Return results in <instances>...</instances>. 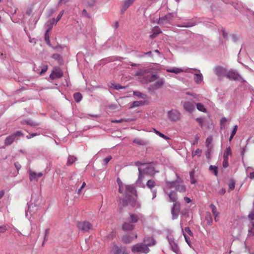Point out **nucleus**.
Segmentation results:
<instances>
[{
	"instance_id": "f257e3e1",
	"label": "nucleus",
	"mask_w": 254,
	"mask_h": 254,
	"mask_svg": "<svg viewBox=\"0 0 254 254\" xmlns=\"http://www.w3.org/2000/svg\"><path fill=\"white\" fill-rule=\"evenodd\" d=\"M166 188L171 189L172 188H175L176 191L181 193L183 195L186 193L187 188L186 185L183 184V181L179 177L174 181H167L166 182Z\"/></svg>"
},
{
	"instance_id": "f03ea898",
	"label": "nucleus",
	"mask_w": 254,
	"mask_h": 254,
	"mask_svg": "<svg viewBox=\"0 0 254 254\" xmlns=\"http://www.w3.org/2000/svg\"><path fill=\"white\" fill-rule=\"evenodd\" d=\"M132 253H141L147 254L149 252V249L145 245L142 243L141 244H137L133 246L131 248Z\"/></svg>"
},
{
	"instance_id": "7ed1b4c3",
	"label": "nucleus",
	"mask_w": 254,
	"mask_h": 254,
	"mask_svg": "<svg viewBox=\"0 0 254 254\" xmlns=\"http://www.w3.org/2000/svg\"><path fill=\"white\" fill-rule=\"evenodd\" d=\"M121 203L123 206L130 205L132 207H134L136 204V201L132 196L130 195L128 196L126 195L125 197L120 202V204Z\"/></svg>"
},
{
	"instance_id": "20e7f679",
	"label": "nucleus",
	"mask_w": 254,
	"mask_h": 254,
	"mask_svg": "<svg viewBox=\"0 0 254 254\" xmlns=\"http://www.w3.org/2000/svg\"><path fill=\"white\" fill-rule=\"evenodd\" d=\"M23 135V134L21 131H16L15 132L10 135H9L5 138L4 140L5 145L7 146L11 145L14 142L16 137L22 136Z\"/></svg>"
},
{
	"instance_id": "39448f33",
	"label": "nucleus",
	"mask_w": 254,
	"mask_h": 254,
	"mask_svg": "<svg viewBox=\"0 0 254 254\" xmlns=\"http://www.w3.org/2000/svg\"><path fill=\"white\" fill-rule=\"evenodd\" d=\"M167 116L170 120L176 122L180 119V113L176 110H172L168 112Z\"/></svg>"
},
{
	"instance_id": "423d86ee",
	"label": "nucleus",
	"mask_w": 254,
	"mask_h": 254,
	"mask_svg": "<svg viewBox=\"0 0 254 254\" xmlns=\"http://www.w3.org/2000/svg\"><path fill=\"white\" fill-rule=\"evenodd\" d=\"M226 76L230 80H239L242 78L240 75L235 70H230L227 71Z\"/></svg>"
},
{
	"instance_id": "0eeeda50",
	"label": "nucleus",
	"mask_w": 254,
	"mask_h": 254,
	"mask_svg": "<svg viewBox=\"0 0 254 254\" xmlns=\"http://www.w3.org/2000/svg\"><path fill=\"white\" fill-rule=\"evenodd\" d=\"M215 73L217 75L219 79H221L223 77L226 76L227 70L226 68L218 66L214 69Z\"/></svg>"
},
{
	"instance_id": "6e6552de",
	"label": "nucleus",
	"mask_w": 254,
	"mask_h": 254,
	"mask_svg": "<svg viewBox=\"0 0 254 254\" xmlns=\"http://www.w3.org/2000/svg\"><path fill=\"white\" fill-rule=\"evenodd\" d=\"M156 183L153 180H149L147 181L146 186L149 189L152 193V199H154L156 196L157 191L155 190H153V188L155 187Z\"/></svg>"
},
{
	"instance_id": "1a4fd4ad",
	"label": "nucleus",
	"mask_w": 254,
	"mask_h": 254,
	"mask_svg": "<svg viewBox=\"0 0 254 254\" xmlns=\"http://www.w3.org/2000/svg\"><path fill=\"white\" fill-rule=\"evenodd\" d=\"M92 224L88 221H84L80 223V229L84 232H88L92 230Z\"/></svg>"
},
{
	"instance_id": "9d476101",
	"label": "nucleus",
	"mask_w": 254,
	"mask_h": 254,
	"mask_svg": "<svg viewBox=\"0 0 254 254\" xmlns=\"http://www.w3.org/2000/svg\"><path fill=\"white\" fill-rule=\"evenodd\" d=\"M172 15L171 14L169 13L164 17H160L159 19L158 23L159 24H164L166 23H170L172 20Z\"/></svg>"
},
{
	"instance_id": "9b49d317",
	"label": "nucleus",
	"mask_w": 254,
	"mask_h": 254,
	"mask_svg": "<svg viewBox=\"0 0 254 254\" xmlns=\"http://www.w3.org/2000/svg\"><path fill=\"white\" fill-rule=\"evenodd\" d=\"M180 210V204L178 202H176L173 204V207L171 209V214L173 216V219L176 218L178 216Z\"/></svg>"
},
{
	"instance_id": "f8f14e48",
	"label": "nucleus",
	"mask_w": 254,
	"mask_h": 254,
	"mask_svg": "<svg viewBox=\"0 0 254 254\" xmlns=\"http://www.w3.org/2000/svg\"><path fill=\"white\" fill-rule=\"evenodd\" d=\"M156 81L151 85V87L153 90H156L161 88L164 83V80L163 78H159L158 76V79Z\"/></svg>"
},
{
	"instance_id": "ddd939ff",
	"label": "nucleus",
	"mask_w": 254,
	"mask_h": 254,
	"mask_svg": "<svg viewBox=\"0 0 254 254\" xmlns=\"http://www.w3.org/2000/svg\"><path fill=\"white\" fill-rule=\"evenodd\" d=\"M145 81L144 83H147L152 82L158 79V75L156 74H148L144 76Z\"/></svg>"
},
{
	"instance_id": "4468645a",
	"label": "nucleus",
	"mask_w": 254,
	"mask_h": 254,
	"mask_svg": "<svg viewBox=\"0 0 254 254\" xmlns=\"http://www.w3.org/2000/svg\"><path fill=\"white\" fill-rule=\"evenodd\" d=\"M135 0H125L121 8V12L124 13L130 6L132 5Z\"/></svg>"
},
{
	"instance_id": "2eb2a0df",
	"label": "nucleus",
	"mask_w": 254,
	"mask_h": 254,
	"mask_svg": "<svg viewBox=\"0 0 254 254\" xmlns=\"http://www.w3.org/2000/svg\"><path fill=\"white\" fill-rule=\"evenodd\" d=\"M183 107L184 109L189 112H192L194 109V104L190 102H185Z\"/></svg>"
},
{
	"instance_id": "dca6fc26",
	"label": "nucleus",
	"mask_w": 254,
	"mask_h": 254,
	"mask_svg": "<svg viewBox=\"0 0 254 254\" xmlns=\"http://www.w3.org/2000/svg\"><path fill=\"white\" fill-rule=\"evenodd\" d=\"M95 3V0H83L82 2V4L87 9L92 8Z\"/></svg>"
},
{
	"instance_id": "f3484780",
	"label": "nucleus",
	"mask_w": 254,
	"mask_h": 254,
	"mask_svg": "<svg viewBox=\"0 0 254 254\" xmlns=\"http://www.w3.org/2000/svg\"><path fill=\"white\" fill-rule=\"evenodd\" d=\"M43 176V174L42 173H36L32 171H29V177L31 181L33 180H36L39 178Z\"/></svg>"
},
{
	"instance_id": "a211bd4d",
	"label": "nucleus",
	"mask_w": 254,
	"mask_h": 254,
	"mask_svg": "<svg viewBox=\"0 0 254 254\" xmlns=\"http://www.w3.org/2000/svg\"><path fill=\"white\" fill-rule=\"evenodd\" d=\"M168 196L170 198V201L173 202H176V201L178 199V196L177 193L175 190L171 191L168 194Z\"/></svg>"
},
{
	"instance_id": "6ab92c4d",
	"label": "nucleus",
	"mask_w": 254,
	"mask_h": 254,
	"mask_svg": "<svg viewBox=\"0 0 254 254\" xmlns=\"http://www.w3.org/2000/svg\"><path fill=\"white\" fill-rule=\"evenodd\" d=\"M169 244L171 247L172 250L174 253L179 254L180 250L178 245L173 240H169Z\"/></svg>"
},
{
	"instance_id": "aec40b11",
	"label": "nucleus",
	"mask_w": 254,
	"mask_h": 254,
	"mask_svg": "<svg viewBox=\"0 0 254 254\" xmlns=\"http://www.w3.org/2000/svg\"><path fill=\"white\" fill-rule=\"evenodd\" d=\"M112 252L113 254H127L125 251H123L121 248L117 245L113 247Z\"/></svg>"
},
{
	"instance_id": "412c9836",
	"label": "nucleus",
	"mask_w": 254,
	"mask_h": 254,
	"mask_svg": "<svg viewBox=\"0 0 254 254\" xmlns=\"http://www.w3.org/2000/svg\"><path fill=\"white\" fill-rule=\"evenodd\" d=\"M125 187L126 189L125 192L126 195H127L128 193L133 194L136 192L135 188L132 185H126Z\"/></svg>"
},
{
	"instance_id": "4be33fe9",
	"label": "nucleus",
	"mask_w": 254,
	"mask_h": 254,
	"mask_svg": "<svg viewBox=\"0 0 254 254\" xmlns=\"http://www.w3.org/2000/svg\"><path fill=\"white\" fill-rule=\"evenodd\" d=\"M143 243L147 247H148V246H153L155 243V241L153 238L148 237L145 238L143 240Z\"/></svg>"
},
{
	"instance_id": "5701e85b",
	"label": "nucleus",
	"mask_w": 254,
	"mask_h": 254,
	"mask_svg": "<svg viewBox=\"0 0 254 254\" xmlns=\"http://www.w3.org/2000/svg\"><path fill=\"white\" fill-rule=\"evenodd\" d=\"M152 34L150 36V38L153 39L157 36V35L161 33L160 28L158 26L154 27L152 29Z\"/></svg>"
},
{
	"instance_id": "b1692460",
	"label": "nucleus",
	"mask_w": 254,
	"mask_h": 254,
	"mask_svg": "<svg viewBox=\"0 0 254 254\" xmlns=\"http://www.w3.org/2000/svg\"><path fill=\"white\" fill-rule=\"evenodd\" d=\"M122 229L125 231H131L134 229V225L130 223L126 222L123 224Z\"/></svg>"
},
{
	"instance_id": "393cba45",
	"label": "nucleus",
	"mask_w": 254,
	"mask_h": 254,
	"mask_svg": "<svg viewBox=\"0 0 254 254\" xmlns=\"http://www.w3.org/2000/svg\"><path fill=\"white\" fill-rule=\"evenodd\" d=\"M210 207L211 209L213 215L214 216V219L215 221H217V217L219 215V213L217 211L216 207L213 204L210 205Z\"/></svg>"
},
{
	"instance_id": "a878e982",
	"label": "nucleus",
	"mask_w": 254,
	"mask_h": 254,
	"mask_svg": "<svg viewBox=\"0 0 254 254\" xmlns=\"http://www.w3.org/2000/svg\"><path fill=\"white\" fill-rule=\"evenodd\" d=\"M63 75V73L61 71H55L50 75V77L52 78H60Z\"/></svg>"
},
{
	"instance_id": "bb28decb",
	"label": "nucleus",
	"mask_w": 254,
	"mask_h": 254,
	"mask_svg": "<svg viewBox=\"0 0 254 254\" xmlns=\"http://www.w3.org/2000/svg\"><path fill=\"white\" fill-rule=\"evenodd\" d=\"M232 155V151L230 146H228L226 148L223 154V158L229 159V156Z\"/></svg>"
},
{
	"instance_id": "cd10ccee",
	"label": "nucleus",
	"mask_w": 254,
	"mask_h": 254,
	"mask_svg": "<svg viewBox=\"0 0 254 254\" xmlns=\"http://www.w3.org/2000/svg\"><path fill=\"white\" fill-rule=\"evenodd\" d=\"M143 104L144 102H143L142 101H135L131 104L130 108H133L134 107H139L143 105Z\"/></svg>"
},
{
	"instance_id": "c85d7f7f",
	"label": "nucleus",
	"mask_w": 254,
	"mask_h": 254,
	"mask_svg": "<svg viewBox=\"0 0 254 254\" xmlns=\"http://www.w3.org/2000/svg\"><path fill=\"white\" fill-rule=\"evenodd\" d=\"M167 71L169 72H172V73H175L176 74H178L181 72H183V70L181 68L173 67V68L167 69Z\"/></svg>"
},
{
	"instance_id": "c756f323",
	"label": "nucleus",
	"mask_w": 254,
	"mask_h": 254,
	"mask_svg": "<svg viewBox=\"0 0 254 254\" xmlns=\"http://www.w3.org/2000/svg\"><path fill=\"white\" fill-rule=\"evenodd\" d=\"M132 240V238L129 235H125L122 238V241L124 243L128 244L130 243Z\"/></svg>"
},
{
	"instance_id": "7c9ffc66",
	"label": "nucleus",
	"mask_w": 254,
	"mask_h": 254,
	"mask_svg": "<svg viewBox=\"0 0 254 254\" xmlns=\"http://www.w3.org/2000/svg\"><path fill=\"white\" fill-rule=\"evenodd\" d=\"M212 141V137L211 136L208 137L205 141V144L207 147L208 148V150L211 149V142Z\"/></svg>"
},
{
	"instance_id": "2f4dec72",
	"label": "nucleus",
	"mask_w": 254,
	"mask_h": 254,
	"mask_svg": "<svg viewBox=\"0 0 254 254\" xmlns=\"http://www.w3.org/2000/svg\"><path fill=\"white\" fill-rule=\"evenodd\" d=\"M76 160V158L74 156L70 155L68 157L66 165L67 166H70L72 165L74 162H75Z\"/></svg>"
},
{
	"instance_id": "473e14b6",
	"label": "nucleus",
	"mask_w": 254,
	"mask_h": 254,
	"mask_svg": "<svg viewBox=\"0 0 254 254\" xmlns=\"http://www.w3.org/2000/svg\"><path fill=\"white\" fill-rule=\"evenodd\" d=\"M133 94L134 96L143 99H145L147 97L146 94L141 93L139 91H134Z\"/></svg>"
},
{
	"instance_id": "72a5a7b5",
	"label": "nucleus",
	"mask_w": 254,
	"mask_h": 254,
	"mask_svg": "<svg viewBox=\"0 0 254 254\" xmlns=\"http://www.w3.org/2000/svg\"><path fill=\"white\" fill-rule=\"evenodd\" d=\"M194 79L196 83L199 84L202 81V76L201 74L195 73L194 75Z\"/></svg>"
},
{
	"instance_id": "f704fd0d",
	"label": "nucleus",
	"mask_w": 254,
	"mask_h": 254,
	"mask_svg": "<svg viewBox=\"0 0 254 254\" xmlns=\"http://www.w3.org/2000/svg\"><path fill=\"white\" fill-rule=\"evenodd\" d=\"M197 109L199 111L206 113V109L205 108L204 106L201 103H197L196 104Z\"/></svg>"
},
{
	"instance_id": "c9c22d12",
	"label": "nucleus",
	"mask_w": 254,
	"mask_h": 254,
	"mask_svg": "<svg viewBox=\"0 0 254 254\" xmlns=\"http://www.w3.org/2000/svg\"><path fill=\"white\" fill-rule=\"evenodd\" d=\"M194 171L192 170L190 172V183L194 184L196 182V180L194 178Z\"/></svg>"
},
{
	"instance_id": "e433bc0d",
	"label": "nucleus",
	"mask_w": 254,
	"mask_h": 254,
	"mask_svg": "<svg viewBox=\"0 0 254 254\" xmlns=\"http://www.w3.org/2000/svg\"><path fill=\"white\" fill-rule=\"evenodd\" d=\"M138 172H139V174H138V178L137 180V182L138 183H141L142 182L143 180V175L142 173V170L140 168H138Z\"/></svg>"
},
{
	"instance_id": "4c0bfd02",
	"label": "nucleus",
	"mask_w": 254,
	"mask_h": 254,
	"mask_svg": "<svg viewBox=\"0 0 254 254\" xmlns=\"http://www.w3.org/2000/svg\"><path fill=\"white\" fill-rule=\"evenodd\" d=\"M130 218L132 223H136L138 220V215L135 214H131L130 215Z\"/></svg>"
},
{
	"instance_id": "58836bf2",
	"label": "nucleus",
	"mask_w": 254,
	"mask_h": 254,
	"mask_svg": "<svg viewBox=\"0 0 254 254\" xmlns=\"http://www.w3.org/2000/svg\"><path fill=\"white\" fill-rule=\"evenodd\" d=\"M110 87L113 88L114 89H116V90H120V89H123L125 88V87L124 86H121L119 84H114L113 83H111Z\"/></svg>"
},
{
	"instance_id": "ea45409f",
	"label": "nucleus",
	"mask_w": 254,
	"mask_h": 254,
	"mask_svg": "<svg viewBox=\"0 0 254 254\" xmlns=\"http://www.w3.org/2000/svg\"><path fill=\"white\" fill-rule=\"evenodd\" d=\"M205 220L207 222V223L209 225H211L212 223V218L211 216V215H210V213H208L206 216H205Z\"/></svg>"
},
{
	"instance_id": "a19ab883",
	"label": "nucleus",
	"mask_w": 254,
	"mask_h": 254,
	"mask_svg": "<svg viewBox=\"0 0 254 254\" xmlns=\"http://www.w3.org/2000/svg\"><path fill=\"white\" fill-rule=\"evenodd\" d=\"M133 142L140 145H144L145 144V142L143 140L139 138H135L133 140Z\"/></svg>"
},
{
	"instance_id": "79ce46f5",
	"label": "nucleus",
	"mask_w": 254,
	"mask_h": 254,
	"mask_svg": "<svg viewBox=\"0 0 254 254\" xmlns=\"http://www.w3.org/2000/svg\"><path fill=\"white\" fill-rule=\"evenodd\" d=\"M49 31V30H48L45 34V40L46 43H47V44H48L49 45H51L50 41V37L48 34Z\"/></svg>"
},
{
	"instance_id": "37998d69",
	"label": "nucleus",
	"mask_w": 254,
	"mask_h": 254,
	"mask_svg": "<svg viewBox=\"0 0 254 254\" xmlns=\"http://www.w3.org/2000/svg\"><path fill=\"white\" fill-rule=\"evenodd\" d=\"M202 153V150L200 149H197L195 151H193L192 152V156H194L195 155H197L198 156H200L201 155V154Z\"/></svg>"
},
{
	"instance_id": "c03bdc74",
	"label": "nucleus",
	"mask_w": 254,
	"mask_h": 254,
	"mask_svg": "<svg viewBox=\"0 0 254 254\" xmlns=\"http://www.w3.org/2000/svg\"><path fill=\"white\" fill-rule=\"evenodd\" d=\"M183 235L185 237L186 242L188 244V245L190 247L191 241H190V238L189 237V236L187 235V234L184 233V232H183Z\"/></svg>"
},
{
	"instance_id": "a18cd8bd",
	"label": "nucleus",
	"mask_w": 254,
	"mask_h": 254,
	"mask_svg": "<svg viewBox=\"0 0 254 254\" xmlns=\"http://www.w3.org/2000/svg\"><path fill=\"white\" fill-rule=\"evenodd\" d=\"M249 234L250 236H254V222L252 223V227L249 230Z\"/></svg>"
},
{
	"instance_id": "49530a36",
	"label": "nucleus",
	"mask_w": 254,
	"mask_h": 254,
	"mask_svg": "<svg viewBox=\"0 0 254 254\" xmlns=\"http://www.w3.org/2000/svg\"><path fill=\"white\" fill-rule=\"evenodd\" d=\"M228 160L229 159L228 158H223V161L222 163L223 168H226L227 167H228L229 165Z\"/></svg>"
},
{
	"instance_id": "de8ad7c7",
	"label": "nucleus",
	"mask_w": 254,
	"mask_h": 254,
	"mask_svg": "<svg viewBox=\"0 0 254 254\" xmlns=\"http://www.w3.org/2000/svg\"><path fill=\"white\" fill-rule=\"evenodd\" d=\"M209 170L213 171L215 175H217L218 170L217 167L216 166L211 165L209 167Z\"/></svg>"
},
{
	"instance_id": "09e8293b",
	"label": "nucleus",
	"mask_w": 254,
	"mask_h": 254,
	"mask_svg": "<svg viewBox=\"0 0 254 254\" xmlns=\"http://www.w3.org/2000/svg\"><path fill=\"white\" fill-rule=\"evenodd\" d=\"M82 15L83 17H85L87 18L88 19H90V16H89V14L87 12V10L86 9H83L82 12Z\"/></svg>"
},
{
	"instance_id": "8fccbe9b",
	"label": "nucleus",
	"mask_w": 254,
	"mask_h": 254,
	"mask_svg": "<svg viewBox=\"0 0 254 254\" xmlns=\"http://www.w3.org/2000/svg\"><path fill=\"white\" fill-rule=\"evenodd\" d=\"M235 186V182L234 180H232L229 184V190H231L234 189Z\"/></svg>"
},
{
	"instance_id": "3c124183",
	"label": "nucleus",
	"mask_w": 254,
	"mask_h": 254,
	"mask_svg": "<svg viewBox=\"0 0 254 254\" xmlns=\"http://www.w3.org/2000/svg\"><path fill=\"white\" fill-rule=\"evenodd\" d=\"M64 14V11H61L59 14H58V15L57 16V18H56V24L60 20V19H61L63 15Z\"/></svg>"
},
{
	"instance_id": "603ef678",
	"label": "nucleus",
	"mask_w": 254,
	"mask_h": 254,
	"mask_svg": "<svg viewBox=\"0 0 254 254\" xmlns=\"http://www.w3.org/2000/svg\"><path fill=\"white\" fill-rule=\"evenodd\" d=\"M73 97H74V99L75 101L77 103L79 102V93L77 92V93H74L73 95Z\"/></svg>"
},
{
	"instance_id": "864d4df0",
	"label": "nucleus",
	"mask_w": 254,
	"mask_h": 254,
	"mask_svg": "<svg viewBox=\"0 0 254 254\" xmlns=\"http://www.w3.org/2000/svg\"><path fill=\"white\" fill-rule=\"evenodd\" d=\"M185 231L186 233H187L190 236L193 237V235L192 232L191 231L189 227H186L185 228Z\"/></svg>"
},
{
	"instance_id": "5fc2aeb1",
	"label": "nucleus",
	"mask_w": 254,
	"mask_h": 254,
	"mask_svg": "<svg viewBox=\"0 0 254 254\" xmlns=\"http://www.w3.org/2000/svg\"><path fill=\"white\" fill-rule=\"evenodd\" d=\"M119 185V191L120 193H123L124 192V187L123 185V184L122 182H118Z\"/></svg>"
},
{
	"instance_id": "6e6d98bb",
	"label": "nucleus",
	"mask_w": 254,
	"mask_h": 254,
	"mask_svg": "<svg viewBox=\"0 0 254 254\" xmlns=\"http://www.w3.org/2000/svg\"><path fill=\"white\" fill-rule=\"evenodd\" d=\"M52 58H53L55 60H59L61 57L60 56V54H57V53H56V54H54L53 55H52Z\"/></svg>"
},
{
	"instance_id": "4d7b16f0",
	"label": "nucleus",
	"mask_w": 254,
	"mask_h": 254,
	"mask_svg": "<svg viewBox=\"0 0 254 254\" xmlns=\"http://www.w3.org/2000/svg\"><path fill=\"white\" fill-rule=\"evenodd\" d=\"M112 157L111 156H109L106 158H105L103 160L105 164H107L111 160Z\"/></svg>"
},
{
	"instance_id": "13d9d810",
	"label": "nucleus",
	"mask_w": 254,
	"mask_h": 254,
	"mask_svg": "<svg viewBox=\"0 0 254 254\" xmlns=\"http://www.w3.org/2000/svg\"><path fill=\"white\" fill-rule=\"evenodd\" d=\"M47 69H48V66L44 65L42 67V68L41 69L40 74H44V73H45L47 71Z\"/></svg>"
},
{
	"instance_id": "bf43d9fd",
	"label": "nucleus",
	"mask_w": 254,
	"mask_h": 254,
	"mask_svg": "<svg viewBox=\"0 0 254 254\" xmlns=\"http://www.w3.org/2000/svg\"><path fill=\"white\" fill-rule=\"evenodd\" d=\"M248 217L249 218V219L251 220H254V211H251L249 215H248Z\"/></svg>"
},
{
	"instance_id": "052dcab7",
	"label": "nucleus",
	"mask_w": 254,
	"mask_h": 254,
	"mask_svg": "<svg viewBox=\"0 0 254 254\" xmlns=\"http://www.w3.org/2000/svg\"><path fill=\"white\" fill-rule=\"evenodd\" d=\"M237 129H238V126L235 125L234 127V128H233L232 132H231V135H235L237 132Z\"/></svg>"
},
{
	"instance_id": "680f3d73",
	"label": "nucleus",
	"mask_w": 254,
	"mask_h": 254,
	"mask_svg": "<svg viewBox=\"0 0 254 254\" xmlns=\"http://www.w3.org/2000/svg\"><path fill=\"white\" fill-rule=\"evenodd\" d=\"M6 230L5 226H0V233H4Z\"/></svg>"
},
{
	"instance_id": "e2e57ef3",
	"label": "nucleus",
	"mask_w": 254,
	"mask_h": 254,
	"mask_svg": "<svg viewBox=\"0 0 254 254\" xmlns=\"http://www.w3.org/2000/svg\"><path fill=\"white\" fill-rule=\"evenodd\" d=\"M196 120L198 123L199 125L201 126V127H202V124H203L202 119L201 118H198L196 119Z\"/></svg>"
},
{
	"instance_id": "0e129e2a",
	"label": "nucleus",
	"mask_w": 254,
	"mask_h": 254,
	"mask_svg": "<svg viewBox=\"0 0 254 254\" xmlns=\"http://www.w3.org/2000/svg\"><path fill=\"white\" fill-rule=\"evenodd\" d=\"M246 146L242 148H241V155H242V158H243V156L246 152Z\"/></svg>"
},
{
	"instance_id": "69168bd1",
	"label": "nucleus",
	"mask_w": 254,
	"mask_h": 254,
	"mask_svg": "<svg viewBox=\"0 0 254 254\" xmlns=\"http://www.w3.org/2000/svg\"><path fill=\"white\" fill-rule=\"evenodd\" d=\"M14 165L17 171L21 168V165L18 162H15Z\"/></svg>"
},
{
	"instance_id": "338daca9",
	"label": "nucleus",
	"mask_w": 254,
	"mask_h": 254,
	"mask_svg": "<svg viewBox=\"0 0 254 254\" xmlns=\"http://www.w3.org/2000/svg\"><path fill=\"white\" fill-rule=\"evenodd\" d=\"M226 191H225V190L223 188H222L219 191H218V193L220 194V195H223L225 194Z\"/></svg>"
},
{
	"instance_id": "774afa93",
	"label": "nucleus",
	"mask_w": 254,
	"mask_h": 254,
	"mask_svg": "<svg viewBox=\"0 0 254 254\" xmlns=\"http://www.w3.org/2000/svg\"><path fill=\"white\" fill-rule=\"evenodd\" d=\"M109 108L112 110H115L117 108V106L114 104H112L109 106Z\"/></svg>"
}]
</instances>
